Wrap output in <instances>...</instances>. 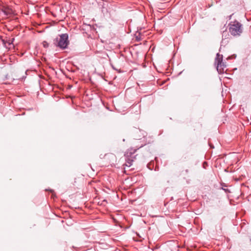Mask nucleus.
I'll return each instance as SVG.
<instances>
[{"label": "nucleus", "mask_w": 251, "mask_h": 251, "mask_svg": "<svg viewBox=\"0 0 251 251\" xmlns=\"http://www.w3.org/2000/svg\"><path fill=\"white\" fill-rule=\"evenodd\" d=\"M222 189L226 192V193H230V190H229L228 189H226V188H224V187H222Z\"/></svg>", "instance_id": "nucleus-13"}, {"label": "nucleus", "mask_w": 251, "mask_h": 251, "mask_svg": "<svg viewBox=\"0 0 251 251\" xmlns=\"http://www.w3.org/2000/svg\"><path fill=\"white\" fill-rule=\"evenodd\" d=\"M123 141L124 142V141H125V139H124L123 140Z\"/></svg>", "instance_id": "nucleus-22"}, {"label": "nucleus", "mask_w": 251, "mask_h": 251, "mask_svg": "<svg viewBox=\"0 0 251 251\" xmlns=\"http://www.w3.org/2000/svg\"><path fill=\"white\" fill-rule=\"evenodd\" d=\"M43 45L45 48H48L49 47V44L46 41L43 42Z\"/></svg>", "instance_id": "nucleus-12"}, {"label": "nucleus", "mask_w": 251, "mask_h": 251, "mask_svg": "<svg viewBox=\"0 0 251 251\" xmlns=\"http://www.w3.org/2000/svg\"><path fill=\"white\" fill-rule=\"evenodd\" d=\"M159 248V246H158V245H156V246H155V248H154V249H158Z\"/></svg>", "instance_id": "nucleus-16"}, {"label": "nucleus", "mask_w": 251, "mask_h": 251, "mask_svg": "<svg viewBox=\"0 0 251 251\" xmlns=\"http://www.w3.org/2000/svg\"><path fill=\"white\" fill-rule=\"evenodd\" d=\"M14 13L13 10L8 5L0 1V16L7 17L12 16Z\"/></svg>", "instance_id": "nucleus-4"}, {"label": "nucleus", "mask_w": 251, "mask_h": 251, "mask_svg": "<svg viewBox=\"0 0 251 251\" xmlns=\"http://www.w3.org/2000/svg\"><path fill=\"white\" fill-rule=\"evenodd\" d=\"M146 145L145 143L142 144L140 145H137L134 148H130L125 153L126 166L129 167L131 166L132 162L136 158V155L135 154L136 151L140 148L143 147Z\"/></svg>", "instance_id": "nucleus-1"}, {"label": "nucleus", "mask_w": 251, "mask_h": 251, "mask_svg": "<svg viewBox=\"0 0 251 251\" xmlns=\"http://www.w3.org/2000/svg\"><path fill=\"white\" fill-rule=\"evenodd\" d=\"M68 37V35L67 33L59 35V38L57 37L54 40L53 43L56 47L62 50L66 49L70 43Z\"/></svg>", "instance_id": "nucleus-3"}, {"label": "nucleus", "mask_w": 251, "mask_h": 251, "mask_svg": "<svg viewBox=\"0 0 251 251\" xmlns=\"http://www.w3.org/2000/svg\"><path fill=\"white\" fill-rule=\"evenodd\" d=\"M95 230H98V231H99V232H104V231H103V229H100V228H95Z\"/></svg>", "instance_id": "nucleus-14"}, {"label": "nucleus", "mask_w": 251, "mask_h": 251, "mask_svg": "<svg viewBox=\"0 0 251 251\" xmlns=\"http://www.w3.org/2000/svg\"><path fill=\"white\" fill-rule=\"evenodd\" d=\"M95 194H96V192H97V191H96V189H95Z\"/></svg>", "instance_id": "nucleus-21"}, {"label": "nucleus", "mask_w": 251, "mask_h": 251, "mask_svg": "<svg viewBox=\"0 0 251 251\" xmlns=\"http://www.w3.org/2000/svg\"><path fill=\"white\" fill-rule=\"evenodd\" d=\"M87 29L90 28L92 32L94 31V27L93 25H86Z\"/></svg>", "instance_id": "nucleus-11"}, {"label": "nucleus", "mask_w": 251, "mask_h": 251, "mask_svg": "<svg viewBox=\"0 0 251 251\" xmlns=\"http://www.w3.org/2000/svg\"><path fill=\"white\" fill-rule=\"evenodd\" d=\"M1 40L4 46L6 48L9 49L10 48V46L13 44L14 39H8L7 37H5V38H1Z\"/></svg>", "instance_id": "nucleus-6"}, {"label": "nucleus", "mask_w": 251, "mask_h": 251, "mask_svg": "<svg viewBox=\"0 0 251 251\" xmlns=\"http://www.w3.org/2000/svg\"><path fill=\"white\" fill-rule=\"evenodd\" d=\"M250 241L251 242V238H250Z\"/></svg>", "instance_id": "nucleus-24"}, {"label": "nucleus", "mask_w": 251, "mask_h": 251, "mask_svg": "<svg viewBox=\"0 0 251 251\" xmlns=\"http://www.w3.org/2000/svg\"><path fill=\"white\" fill-rule=\"evenodd\" d=\"M97 103H101V105L102 106V107L103 108H104V104L103 103V102H102V100H101L100 99V98L99 97H98V101H97Z\"/></svg>", "instance_id": "nucleus-10"}, {"label": "nucleus", "mask_w": 251, "mask_h": 251, "mask_svg": "<svg viewBox=\"0 0 251 251\" xmlns=\"http://www.w3.org/2000/svg\"><path fill=\"white\" fill-rule=\"evenodd\" d=\"M88 38L91 37V34H88Z\"/></svg>", "instance_id": "nucleus-17"}, {"label": "nucleus", "mask_w": 251, "mask_h": 251, "mask_svg": "<svg viewBox=\"0 0 251 251\" xmlns=\"http://www.w3.org/2000/svg\"><path fill=\"white\" fill-rule=\"evenodd\" d=\"M89 92H91V91H87V92H86V97H88V99H89V100H93V95L92 94V95H91V96L89 97V93H88Z\"/></svg>", "instance_id": "nucleus-9"}, {"label": "nucleus", "mask_w": 251, "mask_h": 251, "mask_svg": "<svg viewBox=\"0 0 251 251\" xmlns=\"http://www.w3.org/2000/svg\"><path fill=\"white\" fill-rule=\"evenodd\" d=\"M223 60V55L217 53L215 59V64L217 65L216 68L218 73H221L223 71L222 69L220 68V65L222 64Z\"/></svg>", "instance_id": "nucleus-5"}, {"label": "nucleus", "mask_w": 251, "mask_h": 251, "mask_svg": "<svg viewBox=\"0 0 251 251\" xmlns=\"http://www.w3.org/2000/svg\"><path fill=\"white\" fill-rule=\"evenodd\" d=\"M231 16H232V15H231L229 16V19H231Z\"/></svg>", "instance_id": "nucleus-19"}, {"label": "nucleus", "mask_w": 251, "mask_h": 251, "mask_svg": "<svg viewBox=\"0 0 251 251\" xmlns=\"http://www.w3.org/2000/svg\"><path fill=\"white\" fill-rule=\"evenodd\" d=\"M224 187H226V185H222Z\"/></svg>", "instance_id": "nucleus-20"}, {"label": "nucleus", "mask_w": 251, "mask_h": 251, "mask_svg": "<svg viewBox=\"0 0 251 251\" xmlns=\"http://www.w3.org/2000/svg\"><path fill=\"white\" fill-rule=\"evenodd\" d=\"M95 183L97 182V180H96V179H95Z\"/></svg>", "instance_id": "nucleus-23"}, {"label": "nucleus", "mask_w": 251, "mask_h": 251, "mask_svg": "<svg viewBox=\"0 0 251 251\" xmlns=\"http://www.w3.org/2000/svg\"><path fill=\"white\" fill-rule=\"evenodd\" d=\"M226 67V64L222 61V64L220 65V68L222 69L223 71L221 73H219V74H223L224 72V68Z\"/></svg>", "instance_id": "nucleus-7"}, {"label": "nucleus", "mask_w": 251, "mask_h": 251, "mask_svg": "<svg viewBox=\"0 0 251 251\" xmlns=\"http://www.w3.org/2000/svg\"><path fill=\"white\" fill-rule=\"evenodd\" d=\"M228 26L229 32L233 36H239L243 32V25L236 20L230 22Z\"/></svg>", "instance_id": "nucleus-2"}, {"label": "nucleus", "mask_w": 251, "mask_h": 251, "mask_svg": "<svg viewBox=\"0 0 251 251\" xmlns=\"http://www.w3.org/2000/svg\"><path fill=\"white\" fill-rule=\"evenodd\" d=\"M185 172H186V173H188L189 170H188V169H186V170H185Z\"/></svg>", "instance_id": "nucleus-18"}, {"label": "nucleus", "mask_w": 251, "mask_h": 251, "mask_svg": "<svg viewBox=\"0 0 251 251\" xmlns=\"http://www.w3.org/2000/svg\"><path fill=\"white\" fill-rule=\"evenodd\" d=\"M95 223L96 224V226L97 227H98V226H99V225H100V223H97L96 222H95Z\"/></svg>", "instance_id": "nucleus-15"}, {"label": "nucleus", "mask_w": 251, "mask_h": 251, "mask_svg": "<svg viewBox=\"0 0 251 251\" xmlns=\"http://www.w3.org/2000/svg\"><path fill=\"white\" fill-rule=\"evenodd\" d=\"M101 12L103 13V15L106 14L108 12L107 8L102 6L101 7Z\"/></svg>", "instance_id": "nucleus-8"}]
</instances>
